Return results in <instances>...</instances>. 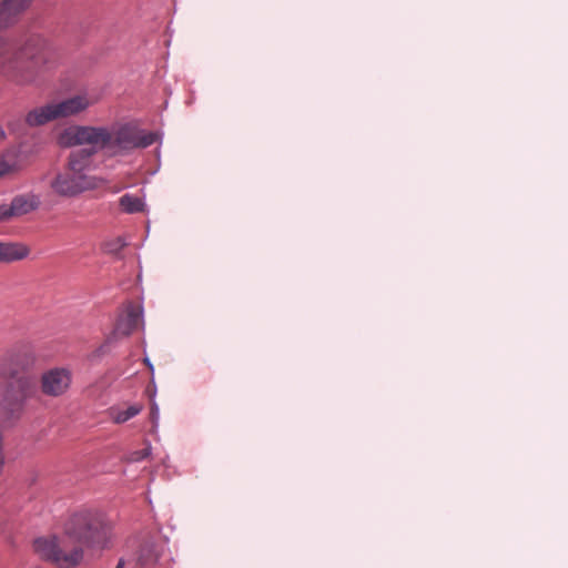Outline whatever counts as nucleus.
Here are the masks:
<instances>
[{
	"label": "nucleus",
	"mask_w": 568,
	"mask_h": 568,
	"mask_svg": "<svg viewBox=\"0 0 568 568\" xmlns=\"http://www.w3.org/2000/svg\"><path fill=\"white\" fill-rule=\"evenodd\" d=\"M155 140V133L145 132L130 123L111 128L71 125L59 134L58 144L62 148L85 144L90 145V149L71 152L67 168L55 174L50 181V187L53 193L65 197L93 190L98 186V181L87 172L91 169L92 158L98 151L116 156L134 149L150 146Z\"/></svg>",
	"instance_id": "f257e3e1"
},
{
	"label": "nucleus",
	"mask_w": 568,
	"mask_h": 568,
	"mask_svg": "<svg viewBox=\"0 0 568 568\" xmlns=\"http://www.w3.org/2000/svg\"><path fill=\"white\" fill-rule=\"evenodd\" d=\"M111 526L103 515L93 511L73 514L60 534L33 541L34 552L58 568H77L84 559V548L104 547Z\"/></svg>",
	"instance_id": "f03ea898"
},
{
	"label": "nucleus",
	"mask_w": 568,
	"mask_h": 568,
	"mask_svg": "<svg viewBox=\"0 0 568 568\" xmlns=\"http://www.w3.org/2000/svg\"><path fill=\"white\" fill-rule=\"evenodd\" d=\"M36 363V351L27 343L12 346L0 356V414L6 419H19L27 402L37 395V382L30 374Z\"/></svg>",
	"instance_id": "7ed1b4c3"
},
{
	"label": "nucleus",
	"mask_w": 568,
	"mask_h": 568,
	"mask_svg": "<svg viewBox=\"0 0 568 568\" xmlns=\"http://www.w3.org/2000/svg\"><path fill=\"white\" fill-rule=\"evenodd\" d=\"M57 61L55 48L41 36H31L20 48L0 37V68L19 84L36 82L39 75L51 70Z\"/></svg>",
	"instance_id": "20e7f679"
},
{
	"label": "nucleus",
	"mask_w": 568,
	"mask_h": 568,
	"mask_svg": "<svg viewBox=\"0 0 568 568\" xmlns=\"http://www.w3.org/2000/svg\"><path fill=\"white\" fill-rule=\"evenodd\" d=\"M71 372L67 368H52L41 376V392L51 397L63 395L70 387Z\"/></svg>",
	"instance_id": "39448f33"
},
{
	"label": "nucleus",
	"mask_w": 568,
	"mask_h": 568,
	"mask_svg": "<svg viewBox=\"0 0 568 568\" xmlns=\"http://www.w3.org/2000/svg\"><path fill=\"white\" fill-rule=\"evenodd\" d=\"M142 324V307L138 304L130 303L125 307L123 314L120 315V317L118 318L114 331L112 333V336L109 337V341L118 336H129L131 333L136 331Z\"/></svg>",
	"instance_id": "423d86ee"
},
{
	"label": "nucleus",
	"mask_w": 568,
	"mask_h": 568,
	"mask_svg": "<svg viewBox=\"0 0 568 568\" xmlns=\"http://www.w3.org/2000/svg\"><path fill=\"white\" fill-rule=\"evenodd\" d=\"M98 99L89 93H81L54 103L58 118L77 115L95 104Z\"/></svg>",
	"instance_id": "0eeeda50"
},
{
	"label": "nucleus",
	"mask_w": 568,
	"mask_h": 568,
	"mask_svg": "<svg viewBox=\"0 0 568 568\" xmlns=\"http://www.w3.org/2000/svg\"><path fill=\"white\" fill-rule=\"evenodd\" d=\"M31 248L22 242L0 241V263H13L29 257Z\"/></svg>",
	"instance_id": "6e6552de"
},
{
	"label": "nucleus",
	"mask_w": 568,
	"mask_h": 568,
	"mask_svg": "<svg viewBox=\"0 0 568 568\" xmlns=\"http://www.w3.org/2000/svg\"><path fill=\"white\" fill-rule=\"evenodd\" d=\"M12 217H18L28 214L37 210L40 205L39 196L28 193L17 195L12 199L11 203L8 204Z\"/></svg>",
	"instance_id": "1a4fd4ad"
},
{
	"label": "nucleus",
	"mask_w": 568,
	"mask_h": 568,
	"mask_svg": "<svg viewBox=\"0 0 568 568\" xmlns=\"http://www.w3.org/2000/svg\"><path fill=\"white\" fill-rule=\"evenodd\" d=\"M33 0H3L0 4V24L10 26Z\"/></svg>",
	"instance_id": "9d476101"
},
{
	"label": "nucleus",
	"mask_w": 568,
	"mask_h": 568,
	"mask_svg": "<svg viewBox=\"0 0 568 568\" xmlns=\"http://www.w3.org/2000/svg\"><path fill=\"white\" fill-rule=\"evenodd\" d=\"M57 119L59 118L55 105L50 103L31 110L26 116V122L30 126H39Z\"/></svg>",
	"instance_id": "9b49d317"
},
{
	"label": "nucleus",
	"mask_w": 568,
	"mask_h": 568,
	"mask_svg": "<svg viewBox=\"0 0 568 568\" xmlns=\"http://www.w3.org/2000/svg\"><path fill=\"white\" fill-rule=\"evenodd\" d=\"M143 409L142 404H133L128 406L125 409H122L120 407H111L108 410L110 419L115 424H123L131 418L139 415Z\"/></svg>",
	"instance_id": "f8f14e48"
},
{
	"label": "nucleus",
	"mask_w": 568,
	"mask_h": 568,
	"mask_svg": "<svg viewBox=\"0 0 568 568\" xmlns=\"http://www.w3.org/2000/svg\"><path fill=\"white\" fill-rule=\"evenodd\" d=\"M120 206L126 213H138L144 210L143 201L134 195L124 194L120 197Z\"/></svg>",
	"instance_id": "ddd939ff"
},
{
	"label": "nucleus",
	"mask_w": 568,
	"mask_h": 568,
	"mask_svg": "<svg viewBox=\"0 0 568 568\" xmlns=\"http://www.w3.org/2000/svg\"><path fill=\"white\" fill-rule=\"evenodd\" d=\"M159 554L152 544H145L141 547L139 562L142 566L153 565L158 561Z\"/></svg>",
	"instance_id": "4468645a"
},
{
	"label": "nucleus",
	"mask_w": 568,
	"mask_h": 568,
	"mask_svg": "<svg viewBox=\"0 0 568 568\" xmlns=\"http://www.w3.org/2000/svg\"><path fill=\"white\" fill-rule=\"evenodd\" d=\"M125 242L121 237H116L112 241L104 243V251L109 254H119L125 246Z\"/></svg>",
	"instance_id": "2eb2a0df"
},
{
	"label": "nucleus",
	"mask_w": 568,
	"mask_h": 568,
	"mask_svg": "<svg viewBox=\"0 0 568 568\" xmlns=\"http://www.w3.org/2000/svg\"><path fill=\"white\" fill-rule=\"evenodd\" d=\"M12 219L9 205L3 203L0 204V223Z\"/></svg>",
	"instance_id": "dca6fc26"
},
{
	"label": "nucleus",
	"mask_w": 568,
	"mask_h": 568,
	"mask_svg": "<svg viewBox=\"0 0 568 568\" xmlns=\"http://www.w3.org/2000/svg\"><path fill=\"white\" fill-rule=\"evenodd\" d=\"M13 170V165L3 159H0V178L10 173Z\"/></svg>",
	"instance_id": "f3484780"
},
{
	"label": "nucleus",
	"mask_w": 568,
	"mask_h": 568,
	"mask_svg": "<svg viewBox=\"0 0 568 568\" xmlns=\"http://www.w3.org/2000/svg\"><path fill=\"white\" fill-rule=\"evenodd\" d=\"M149 455H150V449L149 448H144L142 450L133 453L132 456H131V460L140 462V460L146 458Z\"/></svg>",
	"instance_id": "a211bd4d"
},
{
	"label": "nucleus",
	"mask_w": 568,
	"mask_h": 568,
	"mask_svg": "<svg viewBox=\"0 0 568 568\" xmlns=\"http://www.w3.org/2000/svg\"><path fill=\"white\" fill-rule=\"evenodd\" d=\"M123 567H124V562H123V560H120L115 568H123Z\"/></svg>",
	"instance_id": "6ab92c4d"
},
{
	"label": "nucleus",
	"mask_w": 568,
	"mask_h": 568,
	"mask_svg": "<svg viewBox=\"0 0 568 568\" xmlns=\"http://www.w3.org/2000/svg\"><path fill=\"white\" fill-rule=\"evenodd\" d=\"M144 362H145V364H146V365L152 369V365L150 364L149 359H148V358H145V359H144Z\"/></svg>",
	"instance_id": "aec40b11"
},
{
	"label": "nucleus",
	"mask_w": 568,
	"mask_h": 568,
	"mask_svg": "<svg viewBox=\"0 0 568 568\" xmlns=\"http://www.w3.org/2000/svg\"><path fill=\"white\" fill-rule=\"evenodd\" d=\"M7 27H8V26H2V24H0V29H2V28H7Z\"/></svg>",
	"instance_id": "412c9836"
}]
</instances>
